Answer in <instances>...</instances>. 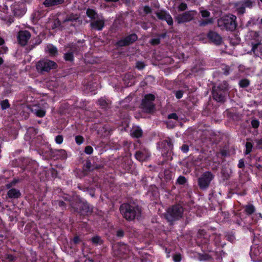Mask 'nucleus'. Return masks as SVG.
Instances as JSON below:
<instances>
[{
    "label": "nucleus",
    "mask_w": 262,
    "mask_h": 262,
    "mask_svg": "<svg viewBox=\"0 0 262 262\" xmlns=\"http://www.w3.org/2000/svg\"><path fill=\"white\" fill-rule=\"evenodd\" d=\"M210 235L204 229H199L198 232V239L196 243L201 248L203 253L199 254V259L203 261H209L212 257L206 252H213L214 251L213 244L210 241Z\"/></svg>",
    "instance_id": "1"
},
{
    "label": "nucleus",
    "mask_w": 262,
    "mask_h": 262,
    "mask_svg": "<svg viewBox=\"0 0 262 262\" xmlns=\"http://www.w3.org/2000/svg\"><path fill=\"white\" fill-rule=\"evenodd\" d=\"M123 217L127 221H139L141 219L142 207L134 202L124 203L119 208Z\"/></svg>",
    "instance_id": "2"
},
{
    "label": "nucleus",
    "mask_w": 262,
    "mask_h": 262,
    "mask_svg": "<svg viewBox=\"0 0 262 262\" xmlns=\"http://www.w3.org/2000/svg\"><path fill=\"white\" fill-rule=\"evenodd\" d=\"M212 95L213 99L219 102H224L229 95L228 83L224 81L217 86L212 88Z\"/></svg>",
    "instance_id": "3"
},
{
    "label": "nucleus",
    "mask_w": 262,
    "mask_h": 262,
    "mask_svg": "<svg viewBox=\"0 0 262 262\" xmlns=\"http://www.w3.org/2000/svg\"><path fill=\"white\" fill-rule=\"evenodd\" d=\"M217 26L223 31H233L237 26L236 17L233 14L223 16L217 20Z\"/></svg>",
    "instance_id": "4"
},
{
    "label": "nucleus",
    "mask_w": 262,
    "mask_h": 262,
    "mask_svg": "<svg viewBox=\"0 0 262 262\" xmlns=\"http://www.w3.org/2000/svg\"><path fill=\"white\" fill-rule=\"evenodd\" d=\"M184 208L180 204H176L169 207L165 215L168 222H173L180 220L183 216Z\"/></svg>",
    "instance_id": "5"
},
{
    "label": "nucleus",
    "mask_w": 262,
    "mask_h": 262,
    "mask_svg": "<svg viewBox=\"0 0 262 262\" xmlns=\"http://www.w3.org/2000/svg\"><path fill=\"white\" fill-rule=\"evenodd\" d=\"M155 96L152 94H146L142 100L140 108L142 111L148 114H153L156 112V104L154 103Z\"/></svg>",
    "instance_id": "6"
},
{
    "label": "nucleus",
    "mask_w": 262,
    "mask_h": 262,
    "mask_svg": "<svg viewBox=\"0 0 262 262\" xmlns=\"http://www.w3.org/2000/svg\"><path fill=\"white\" fill-rule=\"evenodd\" d=\"M57 67L58 65L55 61L48 59H40L36 64L37 71L42 74L49 72L52 70H55Z\"/></svg>",
    "instance_id": "7"
},
{
    "label": "nucleus",
    "mask_w": 262,
    "mask_h": 262,
    "mask_svg": "<svg viewBox=\"0 0 262 262\" xmlns=\"http://www.w3.org/2000/svg\"><path fill=\"white\" fill-rule=\"evenodd\" d=\"M71 207L73 211L81 215H86L92 212V208L86 202H78L72 203Z\"/></svg>",
    "instance_id": "8"
},
{
    "label": "nucleus",
    "mask_w": 262,
    "mask_h": 262,
    "mask_svg": "<svg viewBox=\"0 0 262 262\" xmlns=\"http://www.w3.org/2000/svg\"><path fill=\"white\" fill-rule=\"evenodd\" d=\"M161 147L162 149V155L166 159L171 158L173 155V144L172 140L167 137L161 142Z\"/></svg>",
    "instance_id": "9"
},
{
    "label": "nucleus",
    "mask_w": 262,
    "mask_h": 262,
    "mask_svg": "<svg viewBox=\"0 0 262 262\" xmlns=\"http://www.w3.org/2000/svg\"><path fill=\"white\" fill-rule=\"evenodd\" d=\"M45 155L46 157L54 160H63L67 158V153L65 150L62 149H54L50 148L45 152Z\"/></svg>",
    "instance_id": "10"
},
{
    "label": "nucleus",
    "mask_w": 262,
    "mask_h": 262,
    "mask_svg": "<svg viewBox=\"0 0 262 262\" xmlns=\"http://www.w3.org/2000/svg\"><path fill=\"white\" fill-rule=\"evenodd\" d=\"M213 178L214 176L211 172L206 171L204 172L198 179V183L199 188L201 190L206 189Z\"/></svg>",
    "instance_id": "11"
},
{
    "label": "nucleus",
    "mask_w": 262,
    "mask_h": 262,
    "mask_svg": "<svg viewBox=\"0 0 262 262\" xmlns=\"http://www.w3.org/2000/svg\"><path fill=\"white\" fill-rule=\"evenodd\" d=\"M138 37L136 33H132L122 38L115 43L116 48L128 46L138 40Z\"/></svg>",
    "instance_id": "12"
},
{
    "label": "nucleus",
    "mask_w": 262,
    "mask_h": 262,
    "mask_svg": "<svg viewBox=\"0 0 262 262\" xmlns=\"http://www.w3.org/2000/svg\"><path fill=\"white\" fill-rule=\"evenodd\" d=\"M196 14V11H188L183 13L178 14L176 17V21L178 24L188 23L194 19Z\"/></svg>",
    "instance_id": "13"
},
{
    "label": "nucleus",
    "mask_w": 262,
    "mask_h": 262,
    "mask_svg": "<svg viewBox=\"0 0 262 262\" xmlns=\"http://www.w3.org/2000/svg\"><path fill=\"white\" fill-rule=\"evenodd\" d=\"M11 10L13 15L15 17H20L26 12L25 4L23 3L15 2L11 6Z\"/></svg>",
    "instance_id": "14"
},
{
    "label": "nucleus",
    "mask_w": 262,
    "mask_h": 262,
    "mask_svg": "<svg viewBox=\"0 0 262 262\" xmlns=\"http://www.w3.org/2000/svg\"><path fill=\"white\" fill-rule=\"evenodd\" d=\"M30 32L26 30H20L17 33V39L18 43L22 47L27 45L28 40L31 38Z\"/></svg>",
    "instance_id": "15"
},
{
    "label": "nucleus",
    "mask_w": 262,
    "mask_h": 262,
    "mask_svg": "<svg viewBox=\"0 0 262 262\" xmlns=\"http://www.w3.org/2000/svg\"><path fill=\"white\" fill-rule=\"evenodd\" d=\"M78 51V47L76 44H72L69 46V49L63 55L64 60L70 63L74 61V54Z\"/></svg>",
    "instance_id": "16"
},
{
    "label": "nucleus",
    "mask_w": 262,
    "mask_h": 262,
    "mask_svg": "<svg viewBox=\"0 0 262 262\" xmlns=\"http://www.w3.org/2000/svg\"><path fill=\"white\" fill-rule=\"evenodd\" d=\"M156 14L159 19L162 21H165L169 26L173 25V19L168 11L162 9L157 12Z\"/></svg>",
    "instance_id": "17"
},
{
    "label": "nucleus",
    "mask_w": 262,
    "mask_h": 262,
    "mask_svg": "<svg viewBox=\"0 0 262 262\" xmlns=\"http://www.w3.org/2000/svg\"><path fill=\"white\" fill-rule=\"evenodd\" d=\"M90 26L92 30L102 31L105 27V19L104 17L102 16L92 20Z\"/></svg>",
    "instance_id": "18"
},
{
    "label": "nucleus",
    "mask_w": 262,
    "mask_h": 262,
    "mask_svg": "<svg viewBox=\"0 0 262 262\" xmlns=\"http://www.w3.org/2000/svg\"><path fill=\"white\" fill-rule=\"evenodd\" d=\"M207 37L209 41L215 45L222 44L223 39L221 35L217 32L209 30L207 34Z\"/></svg>",
    "instance_id": "19"
},
{
    "label": "nucleus",
    "mask_w": 262,
    "mask_h": 262,
    "mask_svg": "<svg viewBox=\"0 0 262 262\" xmlns=\"http://www.w3.org/2000/svg\"><path fill=\"white\" fill-rule=\"evenodd\" d=\"M150 156V153L148 149L143 148L136 151L135 158L140 162L147 161Z\"/></svg>",
    "instance_id": "20"
},
{
    "label": "nucleus",
    "mask_w": 262,
    "mask_h": 262,
    "mask_svg": "<svg viewBox=\"0 0 262 262\" xmlns=\"http://www.w3.org/2000/svg\"><path fill=\"white\" fill-rule=\"evenodd\" d=\"M119 161L121 162L120 167L122 169L127 172L131 170L133 166V162L131 159L127 157H122Z\"/></svg>",
    "instance_id": "21"
},
{
    "label": "nucleus",
    "mask_w": 262,
    "mask_h": 262,
    "mask_svg": "<svg viewBox=\"0 0 262 262\" xmlns=\"http://www.w3.org/2000/svg\"><path fill=\"white\" fill-rule=\"evenodd\" d=\"M26 164L25 167H24V171H28L31 173L34 172L38 167V164L36 161L30 159H26L24 162Z\"/></svg>",
    "instance_id": "22"
},
{
    "label": "nucleus",
    "mask_w": 262,
    "mask_h": 262,
    "mask_svg": "<svg viewBox=\"0 0 262 262\" xmlns=\"http://www.w3.org/2000/svg\"><path fill=\"white\" fill-rule=\"evenodd\" d=\"M7 196L10 199H18L21 195V192L19 190L16 188H11L7 192Z\"/></svg>",
    "instance_id": "23"
},
{
    "label": "nucleus",
    "mask_w": 262,
    "mask_h": 262,
    "mask_svg": "<svg viewBox=\"0 0 262 262\" xmlns=\"http://www.w3.org/2000/svg\"><path fill=\"white\" fill-rule=\"evenodd\" d=\"M64 2V0H45L43 4L47 8L57 6L62 4Z\"/></svg>",
    "instance_id": "24"
},
{
    "label": "nucleus",
    "mask_w": 262,
    "mask_h": 262,
    "mask_svg": "<svg viewBox=\"0 0 262 262\" xmlns=\"http://www.w3.org/2000/svg\"><path fill=\"white\" fill-rule=\"evenodd\" d=\"M78 19V17L77 14L71 13L70 14L67 15L65 18L63 19L62 23L64 24L67 22H71V25L74 26V25H73V23L74 22H76Z\"/></svg>",
    "instance_id": "25"
},
{
    "label": "nucleus",
    "mask_w": 262,
    "mask_h": 262,
    "mask_svg": "<svg viewBox=\"0 0 262 262\" xmlns=\"http://www.w3.org/2000/svg\"><path fill=\"white\" fill-rule=\"evenodd\" d=\"M86 14L87 16L92 19V20L96 19L99 17L98 14L96 11L93 9L88 8L86 10Z\"/></svg>",
    "instance_id": "26"
},
{
    "label": "nucleus",
    "mask_w": 262,
    "mask_h": 262,
    "mask_svg": "<svg viewBox=\"0 0 262 262\" xmlns=\"http://www.w3.org/2000/svg\"><path fill=\"white\" fill-rule=\"evenodd\" d=\"M213 23L212 18H205L199 20V26L201 27H204L208 25L212 24Z\"/></svg>",
    "instance_id": "27"
},
{
    "label": "nucleus",
    "mask_w": 262,
    "mask_h": 262,
    "mask_svg": "<svg viewBox=\"0 0 262 262\" xmlns=\"http://www.w3.org/2000/svg\"><path fill=\"white\" fill-rule=\"evenodd\" d=\"M132 137L139 138L143 136V131L140 127H137L130 134Z\"/></svg>",
    "instance_id": "28"
},
{
    "label": "nucleus",
    "mask_w": 262,
    "mask_h": 262,
    "mask_svg": "<svg viewBox=\"0 0 262 262\" xmlns=\"http://www.w3.org/2000/svg\"><path fill=\"white\" fill-rule=\"evenodd\" d=\"M244 211L248 215H252L255 211V208L252 204L244 206Z\"/></svg>",
    "instance_id": "29"
},
{
    "label": "nucleus",
    "mask_w": 262,
    "mask_h": 262,
    "mask_svg": "<svg viewBox=\"0 0 262 262\" xmlns=\"http://www.w3.org/2000/svg\"><path fill=\"white\" fill-rule=\"evenodd\" d=\"M191 71V73L193 74L195 76L199 75L201 76L204 73V69L203 68H201L200 67H198L196 66L192 68Z\"/></svg>",
    "instance_id": "30"
},
{
    "label": "nucleus",
    "mask_w": 262,
    "mask_h": 262,
    "mask_svg": "<svg viewBox=\"0 0 262 262\" xmlns=\"http://www.w3.org/2000/svg\"><path fill=\"white\" fill-rule=\"evenodd\" d=\"M247 141L246 142L245 144V150L244 151V154L246 155H249L252 150L253 145L252 142L248 141L249 140H250V139H247Z\"/></svg>",
    "instance_id": "31"
},
{
    "label": "nucleus",
    "mask_w": 262,
    "mask_h": 262,
    "mask_svg": "<svg viewBox=\"0 0 262 262\" xmlns=\"http://www.w3.org/2000/svg\"><path fill=\"white\" fill-rule=\"evenodd\" d=\"M93 166L90 160H86L83 164V170L85 171H92L94 170Z\"/></svg>",
    "instance_id": "32"
},
{
    "label": "nucleus",
    "mask_w": 262,
    "mask_h": 262,
    "mask_svg": "<svg viewBox=\"0 0 262 262\" xmlns=\"http://www.w3.org/2000/svg\"><path fill=\"white\" fill-rule=\"evenodd\" d=\"M98 104L102 109L106 110L108 107V103L104 98L101 97L98 100Z\"/></svg>",
    "instance_id": "33"
},
{
    "label": "nucleus",
    "mask_w": 262,
    "mask_h": 262,
    "mask_svg": "<svg viewBox=\"0 0 262 262\" xmlns=\"http://www.w3.org/2000/svg\"><path fill=\"white\" fill-rule=\"evenodd\" d=\"M235 7L238 14L242 15L245 13L246 8L240 2L235 4Z\"/></svg>",
    "instance_id": "34"
},
{
    "label": "nucleus",
    "mask_w": 262,
    "mask_h": 262,
    "mask_svg": "<svg viewBox=\"0 0 262 262\" xmlns=\"http://www.w3.org/2000/svg\"><path fill=\"white\" fill-rule=\"evenodd\" d=\"M48 51L49 54L51 56H55L58 54L57 48L52 45L48 46Z\"/></svg>",
    "instance_id": "35"
},
{
    "label": "nucleus",
    "mask_w": 262,
    "mask_h": 262,
    "mask_svg": "<svg viewBox=\"0 0 262 262\" xmlns=\"http://www.w3.org/2000/svg\"><path fill=\"white\" fill-rule=\"evenodd\" d=\"M226 239L231 243H233L235 241L234 233L232 231L228 232L225 234Z\"/></svg>",
    "instance_id": "36"
},
{
    "label": "nucleus",
    "mask_w": 262,
    "mask_h": 262,
    "mask_svg": "<svg viewBox=\"0 0 262 262\" xmlns=\"http://www.w3.org/2000/svg\"><path fill=\"white\" fill-rule=\"evenodd\" d=\"M92 243L95 246H97L98 245H102L103 243V240L101 239L100 236L98 235H96L93 236L91 239Z\"/></svg>",
    "instance_id": "37"
},
{
    "label": "nucleus",
    "mask_w": 262,
    "mask_h": 262,
    "mask_svg": "<svg viewBox=\"0 0 262 262\" xmlns=\"http://www.w3.org/2000/svg\"><path fill=\"white\" fill-rule=\"evenodd\" d=\"M2 19L5 21L8 26H10L14 22V17L12 15H6L2 17Z\"/></svg>",
    "instance_id": "38"
},
{
    "label": "nucleus",
    "mask_w": 262,
    "mask_h": 262,
    "mask_svg": "<svg viewBox=\"0 0 262 262\" xmlns=\"http://www.w3.org/2000/svg\"><path fill=\"white\" fill-rule=\"evenodd\" d=\"M0 105L2 110H7L10 107V104L9 103V100L7 99L2 101L0 102Z\"/></svg>",
    "instance_id": "39"
},
{
    "label": "nucleus",
    "mask_w": 262,
    "mask_h": 262,
    "mask_svg": "<svg viewBox=\"0 0 262 262\" xmlns=\"http://www.w3.org/2000/svg\"><path fill=\"white\" fill-rule=\"evenodd\" d=\"M239 86L242 88H246L250 84V81L246 78L242 79L239 81Z\"/></svg>",
    "instance_id": "40"
},
{
    "label": "nucleus",
    "mask_w": 262,
    "mask_h": 262,
    "mask_svg": "<svg viewBox=\"0 0 262 262\" xmlns=\"http://www.w3.org/2000/svg\"><path fill=\"white\" fill-rule=\"evenodd\" d=\"M164 175V179L166 182L170 181L172 179V173L169 170H165Z\"/></svg>",
    "instance_id": "41"
},
{
    "label": "nucleus",
    "mask_w": 262,
    "mask_h": 262,
    "mask_svg": "<svg viewBox=\"0 0 262 262\" xmlns=\"http://www.w3.org/2000/svg\"><path fill=\"white\" fill-rule=\"evenodd\" d=\"M224 75L227 76L230 74V67L226 64H222L221 67Z\"/></svg>",
    "instance_id": "42"
},
{
    "label": "nucleus",
    "mask_w": 262,
    "mask_h": 262,
    "mask_svg": "<svg viewBox=\"0 0 262 262\" xmlns=\"http://www.w3.org/2000/svg\"><path fill=\"white\" fill-rule=\"evenodd\" d=\"M216 155L218 157H219L220 155H221L222 157L225 158L229 156V152L227 149H222L219 152L216 153Z\"/></svg>",
    "instance_id": "43"
},
{
    "label": "nucleus",
    "mask_w": 262,
    "mask_h": 262,
    "mask_svg": "<svg viewBox=\"0 0 262 262\" xmlns=\"http://www.w3.org/2000/svg\"><path fill=\"white\" fill-rule=\"evenodd\" d=\"M55 205L58 206L61 208V210L63 211L66 209L67 205L64 202L61 200H57L55 201Z\"/></svg>",
    "instance_id": "44"
},
{
    "label": "nucleus",
    "mask_w": 262,
    "mask_h": 262,
    "mask_svg": "<svg viewBox=\"0 0 262 262\" xmlns=\"http://www.w3.org/2000/svg\"><path fill=\"white\" fill-rule=\"evenodd\" d=\"M260 45V42L253 43H252V50L251 51L256 56H259L257 48L258 46Z\"/></svg>",
    "instance_id": "45"
},
{
    "label": "nucleus",
    "mask_w": 262,
    "mask_h": 262,
    "mask_svg": "<svg viewBox=\"0 0 262 262\" xmlns=\"http://www.w3.org/2000/svg\"><path fill=\"white\" fill-rule=\"evenodd\" d=\"M35 114L38 117H43L46 115V111L43 109H37L35 110Z\"/></svg>",
    "instance_id": "46"
},
{
    "label": "nucleus",
    "mask_w": 262,
    "mask_h": 262,
    "mask_svg": "<svg viewBox=\"0 0 262 262\" xmlns=\"http://www.w3.org/2000/svg\"><path fill=\"white\" fill-rule=\"evenodd\" d=\"M240 2L245 8H251L252 7L253 3L251 0H243Z\"/></svg>",
    "instance_id": "47"
},
{
    "label": "nucleus",
    "mask_w": 262,
    "mask_h": 262,
    "mask_svg": "<svg viewBox=\"0 0 262 262\" xmlns=\"http://www.w3.org/2000/svg\"><path fill=\"white\" fill-rule=\"evenodd\" d=\"M200 13L203 18H209L210 16V12L207 10H201Z\"/></svg>",
    "instance_id": "48"
},
{
    "label": "nucleus",
    "mask_w": 262,
    "mask_h": 262,
    "mask_svg": "<svg viewBox=\"0 0 262 262\" xmlns=\"http://www.w3.org/2000/svg\"><path fill=\"white\" fill-rule=\"evenodd\" d=\"M187 182L186 178L183 176H180L177 180V184L179 185H184Z\"/></svg>",
    "instance_id": "49"
},
{
    "label": "nucleus",
    "mask_w": 262,
    "mask_h": 262,
    "mask_svg": "<svg viewBox=\"0 0 262 262\" xmlns=\"http://www.w3.org/2000/svg\"><path fill=\"white\" fill-rule=\"evenodd\" d=\"M182 259V255L181 253H178L172 255V259L174 262H181Z\"/></svg>",
    "instance_id": "50"
},
{
    "label": "nucleus",
    "mask_w": 262,
    "mask_h": 262,
    "mask_svg": "<svg viewBox=\"0 0 262 262\" xmlns=\"http://www.w3.org/2000/svg\"><path fill=\"white\" fill-rule=\"evenodd\" d=\"M5 258L9 261L13 262L17 259V257L11 254H6Z\"/></svg>",
    "instance_id": "51"
},
{
    "label": "nucleus",
    "mask_w": 262,
    "mask_h": 262,
    "mask_svg": "<svg viewBox=\"0 0 262 262\" xmlns=\"http://www.w3.org/2000/svg\"><path fill=\"white\" fill-rule=\"evenodd\" d=\"M251 125L253 128L256 129L259 126V121L257 119H253L251 121Z\"/></svg>",
    "instance_id": "52"
},
{
    "label": "nucleus",
    "mask_w": 262,
    "mask_h": 262,
    "mask_svg": "<svg viewBox=\"0 0 262 262\" xmlns=\"http://www.w3.org/2000/svg\"><path fill=\"white\" fill-rule=\"evenodd\" d=\"M180 148L181 151L185 154H187L189 150V146L187 144H183Z\"/></svg>",
    "instance_id": "53"
},
{
    "label": "nucleus",
    "mask_w": 262,
    "mask_h": 262,
    "mask_svg": "<svg viewBox=\"0 0 262 262\" xmlns=\"http://www.w3.org/2000/svg\"><path fill=\"white\" fill-rule=\"evenodd\" d=\"M61 25V21L59 20V18L55 19L52 25L53 29H56L59 27Z\"/></svg>",
    "instance_id": "54"
},
{
    "label": "nucleus",
    "mask_w": 262,
    "mask_h": 262,
    "mask_svg": "<svg viewBox=\"0 0 262 262\" xmlns=\"http://www.w3.org/2000/svg\"><path fill=\"white\" fill-rule=\"evenodd\" d=\"M75 142L77 144L80 145L84 141V138L82 136L78 135L76 136L75 138Z\"/></svg>",
    "instance_id": "55"
},
{
    "label": "nucleus",
    "mask_w": 262,
    "mask_h": 262,
    "mask_svg": "<svg viewBox=\"0 0 262 262\" xmlns=\"http://www.w3.org/2000/svg\"><path fill=\"white\" fill-rule=\"evenodd\" d=\"M19 182L18 179H14L10 183L6 185V187L8 189H11L12 187L15 186Z\"/></svg>",
    "instance_id": "56"
},
{
    "label": "nucleus",
    "mask_w": 262,
    "mask_h": 262,
    "mask_svg": "<svg viewBox=\"0 0 262 262\" xmlns=\"http://www.w3.org/2000/svg\"><path fill=\"white\" fill-rule=\"evenodd\" d=\"M167 118L168 119H174L176 121H178L179 119V117L176 113H173L168 115Z\"/></svg>",
    "instance_id": "57"
},
{
    "label": "nucleus",
    "mask_w": 262,
    "mask_h": 262,
    "mask_svg": "<svg viewBox=\"0 0 262 262\" xmlns=\"http://www.w3.org/2000/svg\"><path fill=\"white\" fill-rule=\"evenodd\" d=\"M187 5L185 3H181L178 6V9L180 11H183L187 9Z\"/></svg>",
    "instance_id": "58"
},
{
    "label": "nucleus",
    "mask_w": 262,
    "mask_h": 262,
    "mask_svg": "<svg viewBox=\"0 0 262 262\" xmlns=\"http://www.w3.org/2000/svg\"><path fill=\"white\" fill-rule=\"evenodd\" d=\"M84 152L88 155H91L93 152V148L91 146H86L84 148Z\"/></svg>",
    "instance_id": "59"
},
{
    "label": "nucleus",
    "mask_w": 262,
    "mask_h": 262,
    "mask_svg": "<svg viewBox=\"0 0 262 262\" xmlns=\"http://www.w3.org/2000/svg\"><path fill=\"white\" fill-rule=\"evenodd\" d=\"M184 94V91L183 90L177 91L175 93V96L177 99H180L182 98Z\"/></svg>",
    "instance_id": "60"
},
{
    "label": "nucleus",
    "mask_w": 262,
    "mask_h": 262,
    "mask_svg": "<svg viewBox=\"0 0 262 262\" xmlns=\"http://www.w3.org/2000/svg\"><path fill=\"white\" fill-rule=\"evenodd\" d=\"M143 12L145 14H149L151 13L152 9L149 6L146 5L143 7Z\"/></svg>",
    "instance_id": "61"
},
{
    "label": "nucleus",
    "mask_w": 262,
    "mask_h": 262,
    "mask_svg": "<svg viewBox=\"0 0 262 262\" xmlns=\"http://www.w3.org/2000/svg\"><path fill=\"white\" fill-rule=\"evenodd\" d=\"M150 42L153 46L158 45L160 43V38H152Z\"/></svg>",
    "instance_id": "62"
},
{
    "label": "nucleus",
    "mask_w": 262,
    "mask_h": 262,
    "mask_svg": "<svg viewBox=\"0 0 262 262\" xmlns=\"http://www.w3.org/2000/svg\"><path fill=\"white\" fill-rule=\"evenodd\" d=\"M145 64L143 62L138 61L136 63V68L140 70L143 69L145 68Z\"/></svg>",
    "instance_id": "63"
},
{
    "label": "nucleus",
    "mask_w": 262,
    "mask_h": 262,
    "mask_svg": "<svg viewBox=\"0 0 262 262\" xmlns=\"http://www.w3.org/2000/svg\"><path fill=\"white\" fill-rule=\"evenodd\" d=\"M63 138L62 135H58L55 137V142L58 144H60L62 143Z\"/></svg>",
    "instance_id": "64"
}]
</instances>
